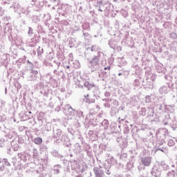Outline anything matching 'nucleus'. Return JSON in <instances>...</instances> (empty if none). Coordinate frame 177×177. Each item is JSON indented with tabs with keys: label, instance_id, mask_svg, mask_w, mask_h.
<instances>
[{
	"label": "nucleus",
	"instance_id": "nucleus-21",
	"mask_svg": "<svg viewBox=\"0 0 177 177\" xmlns=\"http://www.w3.org/2000/svg\"><path fill=\"white\" fill-rule=\"evenodd\" d=\"M95 177H104V171L102 169V167H95L93 169Z\"/></svg>",
	"mask_w": 177,
	"mask_h": 177
},
{
	"label": "nucleus",
	"instance_id": "nucleus-38",
	"mask_svg": "<svg viewBox=\"0 0 177 177\" xmlns=\"http://www.w3.org/2000/svg\"><path fill=\"white\" fill-rule=\"evenodd\" d=\"M73 152L75 154H80V153H81V145L80 143H76L74 145Z\"/></svg>",
	"mask_w": 177,
	"mask_h": 177
},
{
	"label": "nucleus",
	"instance_id": "nucleus-2",
	"mask_svg": "<svg viewBox=\"0 0 177 177\" xmlns=\"http://www.w3.org/2000/svg\"><path fill=\"white\" fill-rule=\"evenodd\" d=\"M103 53L99 52L97 55H93V57H88V66L91 68V71H98L100 70V54Z\"/></svg>",
	"mask_w": 177,
	"mask_h": 177
},
{
	"label": "nucleus",
	"instance_id": "nucleus-31",
	"mask_svg": "<svg viewBox=\"0 0 177 177\" xmlns=\"http://www.w3.org/2000/svg\"><path fill=\"white\" fill-rule=\"evenodd\" d=\"M153 149L156 153H157V151H162V153H167V147H165V146L155 145Z\"/></svg>",
	"mask_w": 177,
	"mask_h": 177
},
{
	"label": "nucleus",
	"instance_id": "nucleus-50",
	"mask_svg": "<svg viewBox=\"0 0 177 177\" xmlns=\"http://www.w3.org/2000/svg\"><path fill=\"white\" fill-rule=\"evenodd\" d=\"M27 64H28V67L29 68V70H31V68H33L34 66L36 68H41V65H34V64H32L31 62H30V60H27Z\"/></svg>",
	"mask_w": 177,
	"mask_h": 177
},
{
	"label": "nucleus",
	"instance_id": "nucleus-9",
	"mask_svg": "<svg viewBox=\"0 0 177 177\" xmlns=\"http://www.w3.org/2000/svg\"><path fill=\"white\" fill-rule=\"evenodd\" d=\"M62 129H54L53 128V135H52V138L55 142V143H56L57 145H59V143H60V139L62 138Z\"/></svg>",
	"mask_w": 177,
	"mask_h": 177
},
{
	"label": "nucleus",
	"instance_id": "nucleus-14",
	"mask_svg": "<svg viewBox=\"0 0 177 177\" xmlns=\"http://www.w3.org/2000/svg\"><path fill=\"white\" fill-rule=\"evenodd\" d=\"M109 46L111 49H113L114 52H121V46L118 45V42L115 39H110L109 41Z\"/></svg>",
	"mask_w": 177,
	"mask_h": 177
},
{
	"label": "nucleus",
	"instance_id": "nucleus-3",
	"mask_svg": "<svg viewBox=\"0 0 177 177\" xmlns=\"http://www.w3.org/2000/svg\"><path fill=\"white\" fill-rule=\"evenodd\" d=\"M175 104H165L164 105V113H166L165 117L167 120H163V125H168L170 120H174L175 118Z\"/></svg>",
	"mask_w": 177,
	"mask_h": 177
},
{
	"label": "nucleus",
	"instance_id": "nucleus-62",
	"mask_svg": "<svg viewBox=\"0 0 177 177\" xmlns=\"http://www.w3.org/2000/svg\"><path fill=\"white\" fill-rule=\"evenodd\" d=\"M111 106H112V109H115L119 106L118 102L116 100L112 99V101L111 102Z\"/></svg>",
	"mask_w": 177,
	"mask_h": 177
},
{
	"label": "nucleus",
	"instance_id": "nucleus-18",
	"mask_svg": "<svg viewBox=\"0 0 177 177\" xmlns=\"http://www.w3.org/2000/svg\"><path fill=\"white\" fill-rule=\"evenodd\" d=\"M151 174L154 177H161V167L159 166H154L151 170Z\"/></svg>",
	"mask_w": 177,
	"mask_h": 177
},
{
	"label": "nucleus",
	"instance_id": "nucleus-28",
	"mask_svg": "<svg viewBox=\"0 0 177 177\" xmlns=\"http://www.w3.org/2000/svg\"><path fill=\"white\" fill-rule=\"evenodd\" d=\"M49 92H50V90H49V86H48V85L43 86L41 88L40 93L41 95H44V96H48V95H49Z\"/></svg>",
	"mask_w": 177,
	"mask_h": 177
},
{
	"label": "nucleus",
	"instance_id": "nucleus-37",
	"mask_svg": "<svg viewBox=\"0 0 177 177\" xmlns=\"http://www.w3.org/2000/svg\"><path fill=\"white\" fill-rule=\"evenodd\" d=\"M73 136L75 138H77V139H80L82 143H84V138H82V135L81 134V131L80 130H76Z\"/></svg>",
	"mask_w": 177,
	"mask_h": 177
},
{
	"label": "nucleus",
	"instance_id": "nucleus-23",
	"mask_svg": "<svg viewBox=\"0 0 177 177\" xmlns=\"http://www.w3.org/2000/svg\"><path fill=\"white\" fill-rule=\"evenodd\" d=\"M1 162H3V165L0 166V171L1 172H3L5 171V167H10L11 164L8 160V158H3L1 159Z\"/></svg>",
	"mask_w": 177,
	"mask_h": 177
},
{
	"label": "nucleus",
	"instance_id": "nucleus-40",
	"mask_svg": "<svg viewBox=\"0 0 177 177\" xmlns=\"http://www.w3.org/2000/svg\"><path fill=\"white\" fill-rule=\"evenodd\" d=\"M120 160L123 162H127V161H128V153L122 152L120 155Z\"/></svg>",
	"mask_w": 177,
	"mask_h": 177
},
{
	"label": "nucleus",
	"instance_id": "nucleus-58",
	"mask_svg": "<svg viewBox=\"0 0 177 177\" xmlns=\"http://www.w3.org/2000/svg\"><path fill=\"white\" fill-rule=\"evenodd\" d=\"M119 64V67H122V66H126L127 62H125V59L124 58H119L118 60Z\"/></svg>",
	"mask_w": 177,
	"mask_h": 177
},
{
	"label": "nucleus",
	"instance_id": "nucleus-59",
	"mask_svg": "<svg viewBox=\"0 0 177 177\" xmlns=\"http://www.w3.org/2000/svg\"><path fill=\"white\" fill-rule=\"evenodd\" d=\"M160 167L162 168L163 171H168V169H169V166L167 165L165 162H161Z\"/></svg>",
	"mask_w": 177,
	"mask_h": 177
},
{
	"label": "nucleus",
	"instance_id": "nucleus-46",
	"mask_svg": "<svg viewBox=\"0 0 177 177\" xmlns=\"http://www.w3.org/2000/svg\"><path fill=\"white\" fill-rule=\"evenodd\" d=\"M41 161H42V162H44V164H46V165L48 164V162L49 161V156H48V153L47 151H46L44 152V156L41 158Z\"/></svg>",
	"mask_w": 177,
	"mask_h": 177
},
{
	"label": "nucleus",
	"instance_id": "nucleus-29",
	"mask_svg": "<svg viewBox=\"0 0 177 177\" xmlns=\"http://www.w3.org/2000/svg\"><path fill=\"white\" fill-rule=\"evenodd\" d=\"M47 77L50 80V84L53 88H57V80L56 79H54L52 75H48Z\"/></svg>",
	"mask_w": 177,
	"mask_h": 177
},
{
	"label": "nucleus",
	"instance_id": "nucleus-53",
	"mask_svg": "<svg viewBox=\"0 0 177 177\" xmlns=\"http://www.w3.org/2000/svg\"><path fill=\"white\" fill-rule=\"evenodd\" d=\"M15 2V0L12 1V0H6L3 2V5L7 6V8H9V9H12L10 6L13 5V3Z\"/></svg>",
	"mask_w": 177,
	"mask_h": 177
},
{
	"label": "nucleus",
	"instance_id": "nucleus-7",
	"mask_svg": "<svg viewBox=\"0 0 177 177\" xmlns=\"http://www.w3.org/2000/svg\"><path fill=\"white\" fill-rule=\"evenodd\" d=\"M100 12H104L105 16H109L110 13H111V10H113V7L111 6V3L109 1H101L99 3V9Z\"/></svg>",
	"mask_w": 177,
	"mask_h": 177
},
{
	"label": "nucleus",
	"instance_id": "nucleus-45",
	"mask_svg": "<svg viewBox=\"0 0 177 177\" xmlns=\"http://www.w3.org/2000/svg\"><path fill=\"white\" fill-rule=\"evenodd\" d=\"M55 23H60L62 26H68L69 23L67 20H60V18L56 17L55 18Z\"/></svg>",
	"mask_w": 177,
	"mask_h": 177
},
{
	"label": "nucleus",
	"instance_id": "nucleus-41",
	"mask_svg": "<svg viewBox=\"0 0 177 177\" xmlns=\"http://www.w3.org/2000/svg\"><path fill=\"white\" fill-rule=\"evenodd\" d=\"M82 32H84V31L86 32V31H91V26L89 24V23L88 22H84L82 24Z\"/></svg>",
	"mask_w": 177,
	"mask_h": 177
},
{
	"label": "nucleus",
	"instance_id": "nucleus-64",
	"mask_svg": "<svg viewBox=\"0 0 177 177\" xmlns=\"http://www.w3.org/2000/svg\"><path fill=\"white\" fill-rule=\"evenodd\" d=\"M76 115L80 118V120H84V112L82 111H76Z\"/></svg>",
	"mask_w": 177,
	"mask_h": 177
},
{
	"label": "nucleus",
	"instance_id": "nucleus-13",
	"mask_svg": "<svg viewBox=\"0 0 177 177\" xmlns=\"http://www.w3.org/2000/svg\"><path fill=\"white\" fill-rule=\"evenodd\" d=\"M59 143H62V145L66 147H70L71 146L70 138H68V136H67L66 133L62 135L59 140Z\"/></svg>",
	"mask_w": 177,
	"mask_h": 177
},
{
	"label": "nucleus",
	"instance_id": "nucleus-33",
	"mask_svg": "<svg viewBox=\"0 0 177 177\" xmlns=\"http://www.w3.org/2000/svg\"><path fill=\"white\" fill-rule=\"evenodd\" d=\"M99 49L100 48L97 45H93L90 47H86V50H87V52H97Z\"/></svg>",
	"mask_w": 177,
	"mask_h": 177
},
{
	"label": "nucleus",
	"instance_id": "nucleus-26",
	"mask_svg": "<svg viewBox=\"0 0 177 177\" xmlns=\"http://www.w3.org/2000/svg\"><path fill=\"white\" fill-rule=\"evenodd\" d=\"M169 92V89L168 88V86L163 85L160 86L158 89V93L160 95H167Z\"/></svg>",
	"mask_w": 177,
	"mask_h": 177
},
{
	"label": "nucleus",
	"instance_id": "nucleus-48",
	"mask_svg": "<svg viewBox=\"0 0 177 177\" xmlns=\"http://www.w3.org/2000/svg\"><path fill=\"white\" fill-rule=\"evenodd\" d=\"M115 165L118 169H120V171H122L124 169V163H122V161L116 160V163H115Z\"/></svg>",
	"mask_w": 177,
	"mask_h": 177
},
{
	"label": "nucleus",
	"instance_id": "nucleus-25",
	"mask_svg": "<svg viewBox=\"0 0 177 177\" xmlns=\"http://www.w3.org/2000/svg\"><path fill=\"white\" fill-rule=\"evenodd\" d=\"M83 102L84 103H87L88 104H91V103H95V98L93 97H91L89 95V94H87L84 96Z\"/></svg>",
	"mask_w": 177,
	"mask_h": 177
},
{
	"label": "nucleus",
	"instance_id": "nucleus-36",
	"mask_svg": "<svg viewBox=\"0 0 177 177\" xmlns=\"http://www.w3.org/2000/svg\"><path fill=\"white\" fill-rule=\"evenodd\" d=\"M101 127L104 129V130L106 131V129H109V126L110 124L109 123V120L106 119H104L100 124Z\"/></svg>",
	"mask_w": 177,
	"mask_h": 177
},
{
	"label": "nucleus",
	"instance_id": "nucleus-8",
	"mask_svg": "<svg viewBox=\"0 0 177 177\" xmlns=\"http://www.w3.org/2000/svg\"><path fill=\"white\" fill-rule=\"evenodd\" d=\"M57 13L59 16H62V17H68V12H70V8H68V6L62 4L55 6Z\"/></svg>",
	"mask_w": 177,
	"mask_h": 177
},
{
	"label": "nucleus",
	"instance_id": "nucleus-19",
	"mask_svg": "<svg viewBox=\"0 0 177 177\" xmlns=\"http://www.w3.org/2000/svg\"><path fill=\"white\" fill-rule=\"evenodd\" d=\"M155 68L159 74H163V75H167V69L164 68V65L161 63L156 64L155 65Z\"/></svg>",
	"mask_w": 177,
	"mask_h": 177
},
{
	"label": "nucleus",
	"instance_id": "nucleus-43",
	"mask_svg": "<svg viewBox=\"0 0 177 177\" xmlns=\"http://www.w3.org/2000/svg\"><path fill=\"white\" fill-rule=\"evenodd\" d=\"M110 75V71H102L101 74H99L100 78H102V81H104L105 78H107Z\"/></svg>",
	"mask_w": 177,
	"mask_h": 177
},
{
	"label": "nucleus",
	"instance_id": "nucleus-6",
	"mask_svg": "<svg viewBox=\"0 0 177 177\" xmlns=\"http://www.w3.org/2000/svg\"><path fill=\"white\" fill-rule=\"evenodd\" d=\"M84 88H86L88 91H91L93 88H94L93 97H95V99L100 97L99 95V93H100V91H99V88L96 87V84H95V82L91 81V79L84 80Z\"/></svg>",
	"mask_w": 177,
	"mask_h": 177
},
{
	"label": "nucleus",
	"instance_id": "nucleus-35",
	"mask_svg": "<svg viewBox=\"0 0 177 177\" xmlns=\"http://www.w3.org/2000/svg\"><path fill=\"white\" fill-rule=\"evenodd\" d=\"M51 154L53 157H55L56 158H59V160L63 159V155L59 153V151H57L56 149H53L51 151Z\"/></svg>",
	"mask_w": 177,
	"mask_h": 177
},
{
	"label": "nucleus",
	"instance_id": "nucleus-52",
	"mask_svg": "<svg viewBox=\"0 0 177 177\" xmlns=\"http://www.w3.org/2000/svg\"><path fill=\"white\" fill-rule=\"evenodd\" d=\"M82 32V37L85 39V41H89L92 38V36L91 35V34L88 33V32H85L84 30H83Z\"/></svg>",
	"mask_w": 177,
	"mask_h": 177
},
{
	"label": "nucleus",
	"instance_id": "nucleus-63",
	"mask_svg": "<svg viewBox=\"0 0 177 177\" xmlns=\"http://www.w3.org/2000/svg\"><path fill=\"white\" fill-rule=\"evenodd\" d=\"M18 157L19 158H20V160H21L22 161H24L25 162L26 161H27V158H26V153L23 152L18 153Z\"/></svg>",
	"mask_w": 177,
	"mask_h": 177
},
{
	"label": "nucleus",
	"instance_id": "nucleus-22",
	"mask_svg": "<svg viewBox=\"0 0 177 177\" xmlns=\"http://www.w3.org/2000/svg\"><path fill=\"white\" fill-rule=\"evenodd\" d=\"M109 129L113 136H115V135H120V131H117V123L112 122L109 127Z\"/></svg>",
	"mask_w": 177,
	"mask_h": 177
},
{
	"label": "nucleus",
	"instance_id": "nucleus-1",
	"mask_svg": "<svg viewBox=\"0 0 177 177\" xmlns=\"http://www.w3.org/2000/svg\"><path fill=\"white\" fill-rule=\"evenodd\" d=\"M119 129L121 130V127L123 128V132L125 135H128L131 133L132 136H133V124L131 123L129 121L127 120L125 118H121L119 117L116 121Z\"/></svg>",
	"mask_w": 177,
	"mask_h": 177
},
{
	"label": "nucleus",
	"instance_id": "nucleus-16",
	"mask_svg": "<svg viewBox=\"0 0 177 177\" xmlns=\"http://www.w3.org/2000/svg\"><path fill=\"white\" fill-rule=\"evenodd\" d=\"M135 161H136V158H135V156L132 155L126 165V171H128L133 169Z\"/></svg>",
	"mask_w": 177,
	"mask_h": 177
},
{
	"label": "nucleus",
	"instance_id": "nucleus-30",
	"mask_svg": "<svg viewBox=\"0 0 177 177\" xmlns=\"http://www.w3.org/2000/svg\"><path fill=\"white\" fill-rule=\"evenodd\" d=\"M60 169H62V165H55L53 167L52 171L55 175H59L60 174Z\"/></svg>",
	"mask_w": 177,
	"mask_h": 177
},
{
	"label": "nucleus",
	"instance_id": "nucleus-57",
	"mask_svg": "<svg viewBox=\"0 0 177 177\" xmlns=\"http://www.w3.org/2000/svg\"><path fill=\"white\" fill-rule=\"evenodd\" d=\"M82 144L83 145V147L85 151H87L88 150H92V147H91V145L88 143H86L85 141H84V140H83V143Z\"/></svg>",
	"mask_w": 177,
	"mask_h": 177
},
{
	"label": "nucleus",
	"instance_id": "nucleus-17",
	"mask_svg": "<svg viewBox=\"0 0 177 177\" xmlns=\"http://www.w3.org/2000/svg\"><path fill=\"white\" fill-rule=\"evenodd\" d=\"M151 156H143L140 158L141 164H142V165H145V167H150V165H151Z\"/></svg>",
	"mask_w": 177,
	"mask_h": 177
},
{
	"label": "nucleus",
	"instance_id": "nucleus-20",
	"mask_svg": "<svg viewBox=\"0 0 177 177\" xmlns=\"http://www.w3.org/2000/svg\"><path fill=\"white\" fill-rule=\"evenodd\" d=\"M135 75L136 77V79L134 80L133 82V86H135L134 89H136V88H139V86H140V79H141V76H140V71H137L135 73Z\"/></svg>",
	"mask_w": 177,
	"mask_h": 177
},
{
	"label": "nucleus",
	"instance_id": "nucleus-47",
	"mask_svg": "<svg viewBox=\"0 0 177 177\" xmlns=\"http://www.w3.org/2000/svg\"><path fill=\"white\" fill-rule=\"evenodd\" d=\"M64 110L65 111H68V113H71V114H73V113H74V111H75V109H73V107H71V106H70V104L65 105L64 107Z\"/></svg>",
	"mask_w": 177,
	"mask_h": 177
},
{
	"label": "nucleus",
	"instance_id": "nucleus-60",
	"mask_svg": "<svg viewBox=\"0 0 177 177\" xmlns=\"http://www.w3.org/2000/svg\"><path fill=\"white\" fill-rule=\"evenodd\" d=\"M57 57L59 60H64V59H66V57H64V53L62 51L57 53Z\"/></svg>",
	"mask_w": 177,
	"mask_h": 177
},
{
	"label": "nucleus",
	"instance_id": "nucleus-61",
	"mask_svg": "<svg viewBox=\"0 0 177 177\" xmlns=\"http://www.w3.org/2000/svg\"><path fill=\"white\" fill-rule=\"evenodd\" d=\"M37 78H38V76H36L35 75H33L32 73H30L29 76L28 77V80L29 81H37Z\"/></svg>",
	"mask_w": 177,
	"mask_h": 177
},
{
	"label": "nucleus",
	"instance_id": "nucleus-42",
	"mask_svg": "<svg viewBox=\"0 0 177 177\" xmlns=\"http://www.w3.org/2000/svg\"><path fill=\"white\" fill-rule=\"evenodd\" d=\"M64 68L65 69L66 74H68V75L73 74V71H74L73 66H71L70 65H65V66H64Z\"/></svg>",
	"mask_w": 177,
	"mask_h": 177
},
{
	"label": "nucleus",
	"instance_id": "nucleus-49",
	"mask_svg": "<svg viewBox=\"0 0 177 177\" xmlns=\"http://www.w3.org/2000/svg\"><path fill=\"white\" fill-rule=\"evenodd\" d=\"M32 42L35 44H39V41H41V35H35L33 38L31 39Z\"/></svg>",
	"mask_w": 177,
	"mask_h": 177
},
{
	"label": "nucleus",
	"instance_id": "nucleus-12",
	"mask_svg": "<svg viewBox=\"0 0 177 177\" xmlns=\"http://www.w3.org/2000/svg\"><path fill=\"white\" fill-rule=\"evenodd\" d=\"M151 74V71H146L145 75L147 77L145 80H142V84L145 88H147L148 89H153V82L150 81V79H149V75Z\"/></svg>",
	"mask_w": 177,
	"mask_h": 177
},
{
	"label": "nucleus",
	"instance_id": "nucleus-4",
	"mask_svg": "<svg viewBox=\"0 0 177 177\" xmlns=\"http://www.w3.org/2000/svg\"><path fill=\"white\" fill-rule=\"evenodd\" d=\"M10 8H13L15 12L19 15V17H21V13H23V15H26V16H28V15L31 13V8H30V6L26 8L21 7V6L19 4V0H15L12 5L10 6Z\"/></svg>",
	"mask_w": 177,
	"mask_h": 177
},
{
	"label": "nucleus",
	"instance_id": "nucleus-5",
	"mask_svg": "<svg viewBox=\"0 0 177 177\" xmlns=\"http://www.w3.org/2000/svg\"><path fill=\"white\" fill-rule=\"evenodd\" d=\"M160 99H162L163 101L162 102H156L153 106V110L155 111V118L153 121H156V122H158V120H160V117H161L165 113L162 106L165 105L164 103L165 102V97L162 96L160 97Z\"/></svg>",
	"mask_w": 177,
	"mask_h": 177
},
{
	"label": "nucleus",
	"instance_id": "nucleus-39",
	"mask_svg": "<svg viewBox=\"0 0 177 177\" xmlns=\"http://www.w3.org/2000/svg\"><path fill=\"white\" fill-rule=\"evenodd\" d=\"M32 142H33V143H35V145H37V146H41V145H42V138L41 137H37L35 138L32 140Z\"/></svg>",
	"mask_w": 177,
	"mask_h": 177
},
{
	"label": "nucleus",
	"instance_id": "nucleus-11",
	"mask_svg": "<svg viewBox=\"0 0 177 177\" xmlns=\"http://www.w3.org/2000/svg\"><path fill=\"white\" fill-rule=\"evenodd\" d=\"M94 127H96L94 132L95 133V139H97V138H100L102 136H104L105 131L104 129L102 127L100 124H95Z\"/></svg>",
	"mask_w": 177,
	"mask_h": 177
},
{
	"label": "nucleus",
	"instance_id": "nucleus-56",
	"mask_svg": "<svg viewBox=\"0 0 177 177\" xmlns=\"http://www.w3.org/2000/svg\"><path fill=\"white\" fill-rule=\"evenodd\" d=\"M95 135H96V133H93V131H88V136L91 139V140H97V138H95Z\"/></svg>",
	"mask_w": 177,
	"mask_h": 177
},
{
	"label": "nucleus",
	"instance_id": "nucleus-44",
	"mask_svg": "<svg viewBox=\"0 0 177 177\" xmlns=\"http://www.w3.org/2000/svg\"><path fill=\"white\" fill-rule=\"evenodd\" d=\"M10 53L12 57L16 58L17 57L19 52L17 51V48H15V47L12 46L10 48Z\"/></svg>",
	"mask_w": 177,
	"mask_h": 177
},
{
	"label": "nucleus",
	"instance_id": "nucleus-10",
	"mask_svg": "<svg viewBox=\"0 0 177 177\" xmlns=\"http://www.w3.org/2000/svg\"><path fill=\"white\" fill-rule=\"evenodd\" d=\"M164 78L167 81H169V82L167 83V88H169V89H171L173 92H176V83L174 84V82H172L174 80L172 76H171V75H165Z\"/></svg>",
	"mask_w": 177,
	"mask_h": 177
},
{
	"label": "nucleus",
	"instance_id": "nucleus-15",
	"mask_svg": "<svg viewBox=\"0 0 177 177\" xmlns=\"http://www.w3.org/2000/svg\"><path fill=\"white\" fill-rule=\"evenodd\" d=\"M10 55L8 54H3L0 60L1 66H4V67H8L9 62H10Z\"/></svg>",
	"mask_w": 177,
	"mask_h": 177
},
{
	"label": "nucleus",
	"instance_id": "nucleus-27",
	"mask_svg": "<svg viewBox=\"0 0 177 177\" xmlns=\"http://www.w3.org/2000/svg\"><path fill=\"white\" fill-rule=\"evenodd\" d=\"M117 162V159L114 158V156H109V158L106 160V164L107 165H115V163Z\"/></svg>",
	"mask_w": 177,
	"mask_h": 177
},
{
	"label": "nucleus",
	"instance_id": "nucleus-24",
	"mask_svg": "<svg viewBox=\"0 0 177 177\" xmlns=\"http://www.w3.org/2000/svg\"><path fill=\"white\" fill-rule=\"evenodd\" d=\"M147 118H153L151 121H156L153 120L156 118V111H154V109L153 108H148L147 110Z\"/></svg>",
	"mask_w": 177,
	"mask_h": 177
},
{
	"label": "nucleus",
	"instance_id": "nucleus-34",
	"mask_svg": "<svg viewBox=\"0 0 177 177\" xmlns=\"http://www.w3.org/2000/svg\"><path fill=\"white\" fill-rule=\"evenodd\" d=\"M78 44H77V39L71 38L69 39V48H77Z\"/></svg>",
	"mask_w": 177,
	"mask_h": 177
},
{
	"label": "nucleus",
	"instance_id": "nucleus-32",
	"mask_svg": "<svg viewBox=\"0 0 177 177\" xmlns=\"http://www.w3.org/2000/svg\"><path fill=\"white\" fill-rule=\"evenodd\" d=\"M169 124L170 127H171L172 129L174 131L176 130L177 128V120L174 119H170L169 122H168Z\"/></svg>",
	"mask_w": 177,
	"mask_h": 177
},
{
	"label": "nucleus",
	"instance_id": "nucleus-54",
	"mask_svg": "<svg viewBox=\"0 0 177 177\" xmlns=\"http://www.w3.org/2000/svg\"><path fill=\"white\" fill-rule=\"evenodd\" d=\"M165 140L164 138H156V145L155 146H164Z\"/></svg>",
	"mask_w": 177,
	"mask_h": 177
},
{
	"label": "nucleus",
	"instance_id": "nucleus-55",
	"mask_svg": "<svg viewBox=\"0 0 177 177\" xmlns=\"http://www.w3.org/2000/svg\"><path fill=\"white\" fill-rule=\"evenodd\" d=\"M120 147L122 149H127V147H128V140H122V142L120 143Z\"/></svg>",
	"mask_w": 177,
	"mask_h": 177
},
{
	"label": "nucleus",
	"instance_id": "nucleus-51",
	"mask_svg": "<svg viewBox=\"0 0 177 177\" xmlns=\"http://www.w3.org/2000/svg\"><path fill=\"white\" fill-rule=\"evenodd\" d=\"M44 129L47 132H50V131H52V123L47 122L46 124L44 125Z\"/></svg>",
	"mask_w": 177,
	"mask_h": 177
}]
</instances>
